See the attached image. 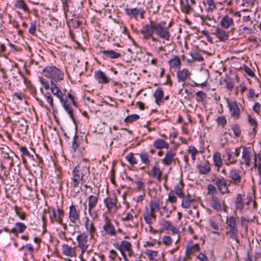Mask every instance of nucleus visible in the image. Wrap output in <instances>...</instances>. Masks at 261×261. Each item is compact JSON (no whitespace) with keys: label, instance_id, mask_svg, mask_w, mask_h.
Masks as SVG:
<instances>
[{"label":"nucleus","instance_id":"obj_23","mask_svg":"<svg viewBox=\"0 0 261 261\" xmlns=\"http://www.w3.org/2000/svg\"><path fill=\"white\" fill-rule=\"evenodd\" d=\"M229 108L231 113V116L238 118L240 116V112L237 103L236 102L230 103Z\"/></svg>","mask_w":261,"mask_h":261},{"label":"nucleus","instance_id":"obj_60","mask_svg":"<svg viewBox=\"0 0 261 261\" xmlns=\"http://www.w3.org/2000/svg\"><path fill=\"white\" fill-rule=\"evenodd\" d=\"M207 194L209 195L215 194L217 192V189L216 187L211 184H209L207 186Z\"/></svg>","mask_w":261,"mask_h":261},{"label":"nucleus","instance_id":"obj_33","mask_svg":"<svg viewBox=\"0 0 261 261\" xmlns=\"http://www.w3.org/2000/svg\"><path fill=\"white\" fill-rule=\"evenodd\" d=\"M190 55L192 57V60H188L187 61L189 63L192 62L193 61H196L198 62H201L203 61V58L196 51L191 52Z\"/></svg>","mask_w":261,"mask_h":261},{"label":"nucleus","instance_id":"obj_56","mask_svg":"<svg viewBox=\"0 0 261 261\" xmlns=\"http://www.w3.org/2000/svg\"><path fill=\"white\" fill-rule=\"evenodd\" d=\"M15 212L16 215L22 220L25 219L26 214L22 211H20L18 207H15Z\"/></svg>","mask_w":261,"mask_h":261},{"label":"nucleus","instance_id":"obj_32","mask_svg":"<svg viewBox=\"0 0 261 261\" xmlns=\"http://www.w3.org/2000/svg\"><path fill=\"white\" fill-rule=\"evenodd\" d=\"M169 64L173 68L179 69L181 66V62L180 59L177 56H175L173 59L169 60Z\"/></svg>","mask_w":261,"mask_h":261},{"label":"nucleus","instance_id":"obj_28","mask_svg":"<svg viewBox=\"0 0 261 261\" xmlns=\"http://www.w3.org/2000/svg\"><path fill=\"white\" fill-rule=\"evenodd\" d=\"M199 173L201 174H207L211 171V168L208 162L205 163L203 165L198 166Z\"/></svg>","mask_w":261,"mask_h":261},{"label":"nucleus","instance_id":"obj_58","mask_svg":"<svg viewBox=\"0 0 261 261\" xmlns=\"http://www.w3.org/2000/svg\"><path fill=\"white\" fill-rule=\"evenodd\" d=\"M186 1L187 2V4L183 7V12L186 13H189L190 11L192 10V8L191 6L190 2H189V0H186Z\"/></svg>","mask_w":261,"mask_h":261},{"label":"nucleus","instance_id":"obj_63","mask_svg":"<svg viewBox=\"0 0 261 261\" xmlns=\"http://www.w3.org/2000/svg\"><path fill=\"white\" fill-rule=\"evenodd\" d=\"M163 242L165 245H169L171 243V239L169 236H164Z\"/></svg>","mask_w":261,"mask_h":261},{"label":"nucleus","instance_id":"obj_11","mask_svg":"<svg viewBox=\"0 0 261 261\" xmlns=\"http://www.w3.org/2000/svg\"><path fill=\"white\" fill-rule=\"evenodd\" d=\"M79 211H77L74 205L69 206V219L72 223H75L76 221L79 219Z\"/></svg>","mask_w":261,"mask_h":261},{"label":"nucleus","instance_id":"obj_62","mask_svg":"<svg viewBox=\"0 0 261 261\" xmlns=\"http://www.w3.org/2000/svg\"><path fill=\"white\" fill-rule=\"evenodd\" d=\"M248 122H249V123L250 124H251L252 125H254V127L253 128V130H254L255 129V128L257 127V122L255 121V120L250 115H249L248 116Z\"/></svg>","mask_w":261,"mask_h":261},{"label":"nucleus","instance_id":"obj_24","mask_svg":"<svg viewBox=\"0 0 261 261\" xmlns=\"http://www.w3.org/2000/svg\"><path fill=\"white\" fill-rule=\"evenodd\" d=\"M184 186V185L182 181L180 180V185H176L175 187L174 190H173L174 191V193H175L177 196L181 198H184L185 197V194L182 191Z\"/></svg>","mask_w":261,"mask_h":261},{"label":"nucleus","instance_id":"obj_61","mask_svg":"<svg viewBox=\"0 0 261 261\" xmlns=\"http://www.w3.org/2000/svg\"><path fill=\"white\" fill-rule=\"evenodd\" d=\"M45 97L46 98L47 101L49 103L50 106L51 107H53L54 106V103H53V99L52 98V96L51 95V94L49 92H47L45 94Z\"/></svg>","mask_w":261,"mask_h":261},{"label":"nucleus","instance_id":"obj_4","mask_svg":"<svg viewBox=\"0 0 261 261\" xmlns=\"http://www.w3.org/2000/svg\"><path fill=\"white\" fill-rule=\"evenodd\" d=\"M213 181H215L216 185L222 194L229 192L226 180L224 178H220L219 177H216Z\"/></svg>","mask_w":261,"mask_h":261},{"label":"nucleus","instance_id":"obj_13","mask_svg":"<svg viewBox=\"0 0 261 261\" xmlns=\"http://www.w3.org/2000/svg\"><path fill=\"white\" fill-rule=\"evenodd\" d=\"M175 155L176 154L174 151L172 150H168L164 159L162 160L163 163L167 166L170 165Z\"/></svg>","mask_w":261,"mask_h":261},{"label":"nucleus","instance_id":"obj_39","mask_svg":"<svg viewBox=\"0 0 261 261\" xmlns=\"http://www.w3.org/2000/svg\"><path fill=\"white\" fill-rule=\"evenodd\" d=\"M52 213L53 216H50L51 221L52 222H54V220L56 221L58 223L62 224V219L60 218L56 214V211L54 208L52 209Z\"/></svg>","mask_w":261,"mask_h":261},{"label":"nucleus","instance_id":"obj_45","mask_svg":"<svg viewBox=\"0 0 261 261\" xmlns=\"http://www.w3.org/2000/svg\"><path fill=\"white\" fill-rule=\"evenodd\" d=\"M139 117V116L137 114L131 115L125 118L124 122L126 123H131L133 121L138 119Z\"/></svg>","mask_w":261,"mask_h":261},{"label":"nucleus","instance_id":"obj_52","mask_svg":"<svg viewBox=\"0 0 261 261\" xmlns=\"http://www.w3.org/2000/svg\"><path fill=\"white\" fill-rule=\"evenodd\" d=\"M231 128L233 130L234 135L238 137L240 135L241 131L239 126L237 124H234L231 126Z\"/></svg>","mask_w":261,"mask_h":261},{"label":"nucleus","instance_id":"obj_31","mask_svg":"<svg viewBox=\"0 0 261 261\" xmlns=\"http://www.w3.org/2000/svg\"><path fill=\"white\" fill-rule=\"evenodd\" d=\"M199 250V245L198 244H195L194 245H189L186 247V254L189 255H192L194 254L195 251H198Z\"/></svg>","mask_w":261,"mask_h":261},{"label":"nucleus","instance_id":"obj_53","mask_svg":"<svg viewBox=\"0 0 261 261\" xmlns=\"http://www.w3.org/2000/svg\"><path fill=\"white\" fill-rule=\"evenodd\" d=\"M78 139V136L75 135L73 139L72 143V149H73V151H75L76 149L79 147V144H77V141Z\"/></svg>","mask_w":261,"mask_h":261},{"label":"nucleus","instance_id":"obj_6","mask_svg":"<svg viewBox=\"0 0 261 261\" xmlns=\"http://www.w3.org/2000/svg\"><path fill=\"white\" fill-rule=\"evenodd\" d=\"M154 24H155V22L151 21L150 24H146L143 27L141 33L143 34L145 39H147L150 38L153 35V33H155V30L154 29Z\"/></svg>","mask_w":261,"mask_h":261},{"label":"nucleus","instance_id":"obj_54","mask_svg":"<svg viewBox=\"0 0 261 261\" xmlns=\"http://www.w3.org/2000/svg\"><path fill=\"white\" fill-rule=\"evenodd\" d=\"M15 225L18 228V231L20 233H22L27 228V226L22 223L17 222Z\"/></svg>","mask_w":261,"mask_h":261},{"label":"nucleus","instance_id":"obj_1","mask_svg":"<svg viewBox=\"0 0 261 261\" xmlns=\"http://www.w3.org/2000/svg\"><path fill=\"white\" fill-rule=\"evenodd\" d=\"M43 73L51 80L50 84L51 82L58 84L63 80L64 76L63 73L55 66L46 67L43 70Z\"/></svg>","mask_w":261,"mask_h":261},{"label":"nucleus","instance_id":"obj_21","mask_svg":"<svg viewBox=\"0 0 261 261\" xmlns=\"http://www.w3.org/2000/svg\"><path fill=\"white\" fill-rule=\"evenodd\" d=\"M101 53L107 57L112 59H118L121 56L119 53L115 52L113 50H102Z\"/></svg>","mask_w":261,"mask_h":261},{"label":"nucleus","instance_id":"obj_27","mask_svg":"<svg viewBox=\"0 0 261 261\" xmlns=\"http://www.w3.org/2000/svg\"><path fill=\"white\" fill-rule=\"evenodd\" d=\"M98 201V197L91 195L88 198V211L89 213L96 206Z\"/></svg>","mask_w":261,"mask_h":261},{"label":"nucleus","instance_id":"obj_49","mask_svg":"<svg viewBox=\"0 0 261 261\" xmlns=\"http://www.w3.org/2000/svg\"><path fill=\"white\" fill-rule=\"evenodd\" d=\"M146 253L150 260H154L155 257L157 256L158 252L148 250Z\"/></svg>","mask_w":261,"mask_h":261},{"label":"nucleus","instance_id":"obj_8","mask_svg":"<svg viewBox=\"0 0 261 261\" xmlns=\"http://www.w3.org/2000/svg\"><path fill=\"white\" fill-rule=\"evenodd\" d=\"M57 84L51 82L50 84V90L52 93L57 96L60 100L61 102H63L64 100L65 99L66 95L63 93L59 89V87L57 85Z\"/></svg>","mask_w":261,"mask_h":261},{"label":"nucleus","instance_id":"obj_35","mask_svg":"<svg viewBox=\"0 0 261 261\" xmlns=\"http://www.w3.org/2000/svg\"><path fill=\"white\" fill-rule=\"evenodd\" d=\"M154 147L157 149H162L164 147L168 148V145L162 139H158L154 143Z\"/></svg>","mask_w":261,"mask_h":261},{"label":"nucleus","instance_id":"obj_2","mask_svg":"<svg viewBox=\"0 0 261 261\" xmlns=\"http://www.w3.org/2000/svg\"><path fill=\"white\" fill-rule=\"evenodd\" d=\"M164 24L162 23H155L154 24L155 34L159 37L166 41H169L170 38V35L168 28L164 26Z\"/></svg>","mask_w":261,"mask_h":261},{"label":"nucleus","instance_id":"obj_17","mask_svg":"<svg viewBox=\"0 0 261 261\" xmlns=\"http://www.w3.org/2000/svg\"><path fill=\"white\" fill-rule=\"evenodd\" d=\"M155 212H149L148 209L147 208L146 211L143 214V217L146 223L149 225L152 224V218L153 219H156Z\"/></svg>","mask_w":261,"mask_h":261},{"label":"nucleus","instance_id":"obj_29","mask_svg":"<svg viewBox=\"0 0 261 261\" xmlns=\"http://www.w3.org/2000/svg\"><path fill=\"white\" fill-rule=\"evenodd\" d=\"M213 159L215 165L216 167L220 168L223 165L221 155L220 152H216L214 154Z\"/></svg>","mask_w":261,"mask_h":261},{"label":"nucleus","instance_id":"obj_44","mask_svg":"<svg viewBox=\"0 0 261 261\" xmlns=\"http://www.w3.org/2000/svg\"><path fill=\"white\" fill-rule=\"evenodd\" d=\"M15 6L17 8L23 9L25 11H29V8L25 3L22 1H17L15 3Z\"/></svg>","mask_w":261,"mask_h":261},{"label":"nucleus","instance_id":"obj_38","mask_svg":"<svg viewBox=\"0 0 261 261\" xmlns=\"http://www.w3.org/2000/svg\"><path fill=\"white\" fill-rule=\"evenodd\" d=\"M89 220L87 217L86 220L85 222V226L86 227V229L90 232L91 235H92V233H94L95 231V228L94 226L93 223L91 222V223H89Z\"/></svg>","mask_w":261,"mask_h":261},{"label":"nucleus","instance_id":"obj_47","mask_svg":"<svg viewBox=\"0 0 261 261\" xmlns=\"http://www.w3.org/2000/svg\"><path fill=\"white\" fill-rule=\"evenodd\" d=\"M177 198L174 195V191L173 190H171L169 193H168V198L167 199L168 201H169L171 203H175L176 202Z\"/></svg>","mask_w":261,"mask_h":261},{"label":"nucleus","instance_id":"obj_57","mask_svg":"<svg viewBox=\"0 0 261 261\" xmlns=\"http://www.w3.org/2000/svg\"><path fill=\"white\" fill-rule=\"evenodd\" d=\"M191 203L192 202L188 200L184 199L181 201V206L182 208L187 209L190 207Z\"/></svg>","mask_w":261,"mask_h":261},{"label":"nucleus","instance_id":"obj_40","mask_svg":"<svg viewBox=\"0 0 261 261\" xmlns=\"http://www.w3.org/2000/svg\"><path fill=\"white\" fill-rule=\"evenodd\" d=\"M103 229L108 233L110 234V235L115 234V228L109 223L103 226Z\"/></svg>","mask_w":261,"mask_h":261},{"label":"nucleus","instance_id":"obj_50","mask_svg":"<svg viewBox=\"0 0 261 261\" xmlns=\"http://www.w3.org/2000/svg\"><path fill=\"white\" fill-rule=\"evenodd\" d=\"M188 151L191 154V157L193 161H195L196 159V153H197V150L194 146H190L188 149Z\"/></svg>","mask_w":261,"mask_h":261},{"label":"nucleus","instance_id":"obj_43","mask_svg":"<svg viewBox=\"0 0 261 261\" xmlns=\"http://www.w3.org/2000/svg\"><path fill=\"white\" fill-rule=\"evenodd\" d=\"M238 228L229 229V230L226 232V234L228 235L231 239L236 238V236H238Z\"/></svg>","mask_w":261,"mask_h":261},{"label":"nucleus","instance_id":"obj_18","mask_svg":"<svg viewBox=\"0 0 261 261\" xmlns=\"http://www.w3.org/2000/svg\"><path fill=\"white\" fill-rule=\"evenodd\" d=\"M210 200L211 201V204L213 208L218 211H220L222 210L221 204L217 196L212 195L210 198Z\"/></svg>","mask_w":261,"mask_h":261},{"label":"nucleus","instance_id":"obj_22","mask_svg":"<svg viewBox=\"0 0 261 261\" xmlns=\"http://www.w3.org/2000/svg\"><path fill=\"white\" fill-rule=\"evenodd\" d=\"M105 203L109 211L116 212L117 211L116 203L111 198H107L105 200Z\"/></svg>","mask_w":261,"mask_h":261},{"label":"nucleus","instance_id":"obj_64","mask_svg":"<svg viewBox=\"0 0 261 261\" xmlns=\"http://www.w3.org/2000/svg\"><path fill=\"white\" fill-rule=\"evenodd\" d=\"M244 70L245 72L247 73L250 76H253L254 75V72L252 71V70L247 66H245L244 67Z\"/></svg>","mask_w":261,"mask_h":261},{"label":"nucleus","instance_id":"obj_41","mask_svg":"<svg viewBox=\"0 0 261 261\" xmlns=\"http://www.w3.org/2000/svg\"><path fill=\"white\" fill-rule=\"evenodd\" d=\"M152 175L154 177H156L158 180H160L162 172L158 167L154 166L152 168Z\"/></svg>","mask_w":261,"mask_h":261},{"label":"nucleus","instance_id":"obj_15","mask_svg":"<svg viewBox=\"0 0 261 261\" xmlns=\"http://www.w3.org/2000/svg\"><path fill=\"white\" fill-rule=\"evenodd\" d=\"M153 96L155 98V103L160 105L163 102L164 98V92L162 89L161 88H157L153 94Z\"/></svg>","mask_w":261,"mask_h":261},{"label":"nucleus","instance_id":"obj_37","mask_svg":"<svg viewBox=\"0 0 261 261\" xmlns=\"http://www.w3.org/2000/svg\"><path fill=\"white\" fill-rule=\"evenodd\" d=\"M118 248L127 251H129L132 249V245L129 242L122 241Z\"/></svg>","mask_w":261,"mask_h":261},{"label":"nucleus","instance_id":"obj_30","mask_svg":"<svg viewBox=\"0 0 261 261\" xmlns=\"http://www.w3.org/2000/svg\"><path fill=\"white\" fill-rule=\"evenodd\" d=\"M235 205L237 209H239L240 211H242L244 207V203L242 199V196L241 194H238L237 195Z\"/></svg>","mask_w":261,"mask_h":261},{"label":"nucleus","instance_id":"obj_5","mask_svg":"<svg viewBox=\"0 0 261 261\" xmlns=\"http://www.w3.org/2000/svg\"><path fill=\"white\" fill-rule=\"evenodd\" d=\"M209 76L210 74L208 70L206 69L200 70L197 75V80L199 83H200L201 87H205L206 86V84Z\"/></svg>","mask_w":261,"mask_h":261},{"label":"nucleus","instance_id":"obj_55","mask_svg":"<svg viewBox=\"0 0 261 261\" xmlns=\"http://www.w3.org/2000/svg\"><path fill=\"white\" fill-rule=\"evenodd\" d=\"M140 156L142 162H144L146 165H148L149 164L150 161L146 153H141L140 154Z\"/></svg>","mask_w":261,"mask_h":261},{"label":"nucleus","instance_id":"obj_3","mask_svg":"<svg viewBox=\"0 0 261 261\" xmlns=\"http://www.w3.org/2000/svg\"><path fill=\"white\" fill-rule=\"evenodd\" d=\"M73 176L71 178L69 183L73 188L77 187L80 181L83 180V174L80 173L77 167H76L73 170Z\"/></svg>","mask_w":261,"mask_h":261},{"label":"nucleus","instance_id":"obj_48","mask_svg":"<svg viewBox=\"0 0 261 261\" xmlns=\"http://www.w3.org/2000/svg\"><path fill=\"white\" fill-rule=\"evenodd\" d=\"M196 100L198 101H202L205 98L206 94L203 93L202 91H199L196 92Z\"/></svg>","mask_w":261,"mask_h":261},{"label":"nucleus","instance_id":"obj_7","mask_svg":"<svg viewBox=\"0 0 261 261\" xmlns=\"http://www.w3.org/2000/svg\"><path fill=\"white\" fill-rule=\"evenodd\" d=\"M211 32L213 34L216 35L221 41H226L228 38V35L226 32L219 28L213 27L211 29Z\"/></svg>","mask_w":261,"mask_h":261},{"label":"nucleus","instance_id":"obj_51","mask_svg":"<svg viewBox=\"0 0 261 261\" xmlns=\"http://www.w3.org/2000/svg\"><path fill=\"white\" fill-rule=\"evenodd\" d=\"M160 223L161 225H163L167 230L170 229L171 227L170 222L165 219H162Z\"/></svg>","mask_w":261,"mask_h":261},{"label":"nucleus","instance_id":"obj_46","mask_svg":"<svg viewBox=\"0 0 261 261\" xmlns=\"http://www.w3.org/2000/svg\"><path fill=\"white\" fill-rule=\"evenodd\" d=\"M126 160L132 165H135L137 163L136 158L134 157L133 153H130L125 157Z\"/></svg>","mask_w":261,"mask_h":261},{"label":"nucleus","instance_id":"obj_25","mask_svg":"<svg viewBox=\"0 0 261 261\" xmlns=\"http://www.w3.org/2000/svg\"><path fill=\"white\" fill-rule=\"evenodd\" d=\"M67 97L65 96V99L64 100L63 102H61L63 107L64 108L65 110L66 111V112L68 113L69 115L70 118L72 119V120L74 121V118L73 114V109L70 104L67 103Z\"/></svg>","mask_w":261,"mask_h":261},{"label":"nucleus","instance_id":"obj_9","mask_svg":"<svg viewBox=\"0 0 261 261\" xmlns=\"http://www.w3.org/2000/svg\"><path fill=\"white\" fill-rule=\"evenodd\" d=\"M125 10L126 14L130 17L137 18V16L140 15L141 18H144L145 11L142 9L126 8Z\"/></svg>","mask_w":261,"mask_h":261},{"label":"nucleus","instance_id":"obj_19","mask_svg":"<svg viewBox=\"0 0 261 261\" xmlns=\"http://www.w3.org/2000/svg\"><path fill=\"white\" fill-rule=\"evenodd\" d=\"M233 19L228 15L223 17L220 21L221 27L224 29L229 28L233 23Z\"/></svg>","mask_w":261,"mask_h":261},{"label":"nucleus","instance_id":"obj_26","mask_svg":"<svg viewBox=\"0 0 261 261\" xmlns=\"http://www.w3.org/2000/svg\"><path fill=\"white\" fill-rule=\"evenodd\" d=\"M242 158L244 159L245 163L247 166H249L250 161V152L246 147H243Z\"/></svg>","mask_w":261,"mask_h":261},{"label":"nucleus","instance_id":"obj_14","mask_svg":"<svg viewBox=\"0 0 261 261\" xmlns=\"http://www.w3.org/2000/svg\"><path fill=\"white\" fill-rule=\"evenodd\" d=\"M191 75L190 72L187 69H183L177 72L178 82H184Z\"/></svg>","mask_w":261,"mask_h":261},{"label":"nucleus","instance_id":"obj_59","mask_svg":"<svg viewBox=\"0 0 261 261\" xmlns=\"http://www.w3.org/2000/svg\"><path fill=\"white\" fill-rule=\"evenodd\" d=\"M217 123L224 126L226 124V120L224 116H220L216 120Z\"/></svg>","mask_w":261,"mask_h":261},{"label":"nucleus","instance_id":"obj_20","mask_svg":"<svg viewBox=\"0 0 261 261\" xmlns=\"http://www.w3.org/2000/svg\"><path fill=\"white\" fill-rule=\"evenodd\" d=\"M229 177L233 181V182L236 185H238L241 181V176L234 169H232L230 171L229 173Z\"/></svg>","mask_w":261,"mask_h":261},{"label":"nucleus","instance_id":"obj_10","mask_svg":"<svg viewBox=\"0 0 261 261\" xmlns=\"http://www.w3.org/2000/svg\"><path fill=\"white\" fill-rule=\"evenodd\" d=\"M87 236L85 233H81L77 237V241L78 242L79 246L81 248L82 252H85L88 247L87 244Z\"/></svg>","mask_w":261,"mask_h":261},{"label":"nucleus","instance_id":"obj_12","mask_svg":"<svg viewBox=\"0 0 261 261\" xmlns=\"http://www.w3.org/2000/svg\"><path fill=\"white\" fill-rule=\"evenodd\" d=\"M62 250L63 254L66 256L73 257L76 256L75 247H72L67 244H64L62 246Z\"/></svg>","mask_w":261,"mask_h":261},{"label":"nucleus","instance_id":"obj_34","mask_svg":"<svg viewBox=\"0 0 261 261\" xmlns=\"http://www.w3.org/2000/svg\"><path fill=\"white\" fill-rule=\"evenodd\" d=\"M226 223L229 227V229L238 228L237 221L233 216H231L229 219H227Z\"/></svg>","mask_w":261,"mask_h":261},{"label":"nucleus","instance_id":"obj_16","mask_svg":"<svg viewBox=\"0 0 261 261\" xmlns=\"http://www.w3.org/2000/svg\"><path fill=\"white\" fill-rule=\"evenodd\" d=\"M95 77L99 83L107 84L109 82V79L100 70L95 72Z\"/></svg>","mask_w":261,"mask_h":261},{"label":"nucleus","instance_id":"obj_42","mask_svg":"<svg viewBox=\"0 0 261 261\" xmlns=\"http://www.w3.org/2000/svg\"><path fill=\"white\" fill-rule=\"evenodd\" d=\"M81 22L76 19H71L68 21V25L71 28H77L80 26Z\"/></svg>","mask_w":261,"mask_h":261},{"label":"nucleus","instance_id":"obj_36","mask_svg":"<svg viewBox=\"0 0 261 261\" xmlns=\"http://www.w3.org/2000/svg\"><path fill=\"white\" fill-rule=\"evenodd\" d=\"M149 206L151 212H156L160 209V203L158 200H151L150 202Z\"/></svg>","mask_w":261,"mask_h":261}]
</instances>
